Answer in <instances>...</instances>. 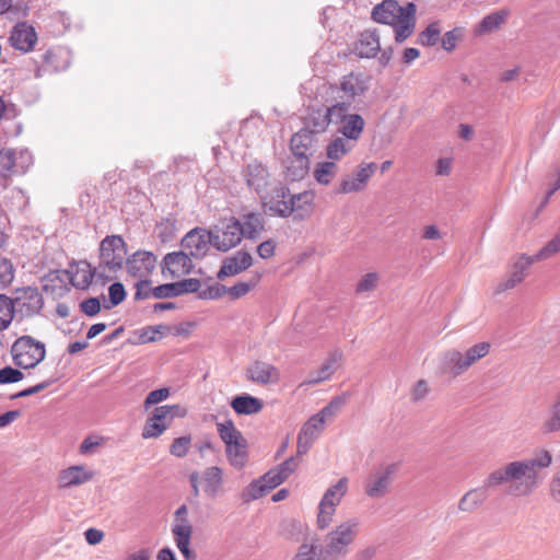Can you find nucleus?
I'll list each match as a JSON object with an SVG mask.
<instances>
[{"label":"nucleus","mask_w":560,"mask_h":560,"mask_svg":"<svg viewBox=\"0 0 560 560\" xmlns=\"http://www.w3.org/2000/svg\"><path fill=\"white\" fill-rule=\"evenodd\" d=\"M552 464V454L545 448L532 457L515 459L493 469L485 478V487L506 488V493L516 498L530 497L542 483L541 471Z\"/></svg>","instance_id":"f257e3e1"},{"label":"nucleus","mask_w":560,"mask_h":560,"mask_svg":"<svg viewBox=\"0 0 560 560\" xmlns=\"http://www.w3.org/2000/svg\"><path fill=\"white\" fill-rule=\"evenodd\" d=\"M417 7L412 2L400 5L396 0H384L372 10V19L376 23L389 25L398 44L408 39L416 30Z\"/></svg>","instance_id":"f03ea898"},{"label":"nucleus","mask_w":560,"mask_h":560,"mask_svg":"<svg viewBox=\"0 0 560 560\" xmlns=\"http://www.w3.org/2000/svg\"><path fill=\"white\" fill-rule=\"evenodd\" d=\"M361 532V520L348 517L332 526L318 548L319 560H345Z\"/></svg>","instance_id":"7ed1b4c3"},{"label":"nucleus","mask_w":560,"mask_h":560,"mask_svg":"<svg viewBox=\"0 0 560 560\" xmlns=\"http://www.w3.org/2000/svg\"><path fill=\"white\" fill-rule=\"evenodd\" d=\"M372 78L364 71H351L342 75L338 82L323 86L329 101L348 104V113L358 109L363 97L371 88Z\"/></svg>","instance_id":"20e7f679"},{"label":"nucleus","mask_w":560,"mask_h":560,"mask_svg":"<svg viewBox=\"0 0 560 560\" xmlns=\"http://www.w3.org/2000/svg\"><path fill=\"white\" fill-rule=\"evenodd\" d=\"M322 97L325 106L311 109L303 127L316 136L326 132L330 125L338 126L339 128L349 120V117H353L355 114L348 113V104L329 101L324 91Z\"/></svg>","instance_id":"39448f33"},{"label":"nucleus","mask_w":560,"mask_h":560,"mask_svg":"<svg viewBox=\"0 0 560 560\" xmlns=\"http://www.w3.org/2000/svg\"><path fill=\"white\" fill-rule=\"evenodd\" d=\"M345 405L342 397L332 398L319 412L312 416L298 435L296 452L304 455L325 430L327 419H332Z\"/></svg>","instance_id":"423d86ee"},{"label":"nucleus","mask_w":560,"mask_h":560,"mask_svg":"<svg viewBox=\"0 0 560 560\" xmlns=\"http://www.w3.org/2000/svg\"><path fill=\"white\" fill-rule=\"evenodd\" d=\"M364 127L365 120L360 114L349 117V120L338 128L340 136L332 138L326 145L327 159L336 163L348 155L361 138Z\"/></svg>","instance_id":"0eeeda50"},{"label":"nucleus","mask_w":560,"mask_h":560,"mask_svg":"<svg viewBox=\"0 0 560 560\" xmlns=\"http://www.w3.org/2000/svg\"><path fill=\"white\" fill-rule=\"evenodd\" d=\"M217 430L220 439L225 444V455L229 464L237 470L243 469L249 458L246 439L236 429L232 420L218 422Z\"/></svg>","instance_id":"6e6552de"},{"label":"nucleus","mask_w":560,"mask_h":560,"mask_svg":"<svg viewBox=\"0 0 560 560\" xmlns=\"http://www.w3.org/2000/svg\"><path fill=\"white\" fill-rule=\"evenodd\" d=\"M126 255V243L121 236H106L100 245L98 278L104 281L113 279L114 275L121 269Z\"/></svg>","instance_id":"1a4fd4ad"},{"label":"nucleus","mask_w":560,"mask_h":560,"mask_svg":"<svg viewBox=\"0 0 560 560\" xmlns=\"http://www.w3.org/2000/svg\"><path fill=\"white\" fill-rule=\"evenodd\" d=\"M348 489L349 479L347 477H341L326 489L317 506L316 526L318 529L324 530L330 526L337 508L348 493Z\"/></svg>","instance_id":"9d476101"},{"label":"nucleus","mask_w":560,"mask_h":560,"mask_svg":"<svg viewBox=\"0 0 560 560\" xmlns=\"http://www.w3.org/2000/svg\"><path fill=\"white\" fill-rule=\"evenodd\" d=\"M11 354L16 366L32 369L45 359L46 347L31 336H22L13 342Z\"/></svg>","instance_id":"9b49d317"},{"label":"nucleus","mask_w":560,"mask_h":560,"mask_svg":"<svg viewBox=\"0 0 560 560\" xmlns=\"http://www.w3.org/2000/svg\"><path fill=\"white\" fill-rule=\"evenodd\" d=\"M185 415V408L180 407L179 405H165L156 407L143 427L141 434L142 438H159L171 425L174 418H182Z\"/></svg>","instance_id":"f8f14e48"},{"label":"nucleus","mask_w":560,"mask_h":560,"mask_svg":"<svg viewBox=\"0 0 560 560\" xmlns=\"http://www.w3.org/2000/svg\"><path fill=\"white\" fill-rule=\"evenodd\" d=\"M212 246L220 252H228L237 246L244 237L241 221L235 218L220 221L211 231Z\"/></svg>","instance_id":"ddd939ff"},{"label":"nucleus","mask_w":560,"mask_h":560,"mask_svg":"<svg viewBox=\"0 0 560 560\" xmlns=\"http://www.w3.org/2000/svg\"><path fill=\"white\" fill-rule=\"evenodd\" d=\"M395 465H387L374 470L364 481V493L371 499H381L389 493Z\"/></svg>","instance_id":"4468645a"},{"label":"nucleus","mask_w":560,"mask_h":560,"mask_svg":"<svg viewBox=\"0 0 560 560\" xmlns=\"http://www.w3.org/2000/svg\"><path fill=\"white\" fill-rule=\"evenodd\" d=\"M377 165L374 162H362L357 168L349 175L345 176L338 186L339 194H353L363 191L370 178L376 171Z\"/></svg>","instance_id":"2eb2a0df"},{"label":"nucleus","mask_w":560,"mask_h":560,"mask_svg":"<svg viewBox=\"0 0 560 560\" xmlns=\"http://www.w3.org/2000/svg\"><path fill=\"white\" fill-rule=\"evenodd\" d=\"M212 246V235L205 229H192L182 240L180 247L192 259H199L206 256Z\"/></svg>","instance_id":"dca6fc26"},{"label":"nucleus","mask_w":560,"mask_h":560,"mask_svg":"<svg viewBox=\"0 0 560 560\" xmlns=\"http://www.w3.org/2000/svg\"><path fill=\"white\" fill-rule=\"evenodd\" d=\"M15 313L23 317L33 316L43 307V296L37 288L27 287L16 291V295L12 299Z\"/></svg>","instance_id":"f3484780"},{"label":"nucleus","mask_w":560,"mask_h":560,"mask_svg":"<svg viewBox=\"0 0 560 560\" xmlns=\"http://www.w3.org/2000/svg\"><path fill=\"white\" fill-rule=\"evenodd\" d=\"M534 262L535 258H532L530 256H527L525 254L517 257L514 264L512 265L506 278L497 284L494 293L501 294L518 285L525 279L527 270Z\"/></svg>","instance_id":"a211bd4d"},{"label":"nucleus","mask_w":560,"mask_h":560,"mask_svg":"<svg viewBox=\"0 0 560 560\" xmlns=\"http://www.w3.org/2000/svg\"><path fill=\"white\" fill-rule=\"evenodd\" d=\"M192 269V258L182 247L180 250L168 253L163 258L162 271L171 278L186 276Z\"/></svg>","instance_id":"6ab92c4d"},{"label":"nucleus","mask_w":560,"mask_h":560,"mask_svg":"<svg viewBox=\"0 0 560 560\" xmlns=\"http://www.w3.org/2000/svg\"><path fill=\"white\" fill-rule=\"evenodd\" d=\"M467 370L464 353L457 349H450L439 358L438 372L440 375L455 378Z\"/></svg>","instance_id":"aec40b11"},{"label":"nucleus","mask_w":560,"mask_h":560,"mask_svg":"<svg viewBox=\"0 0 560 560\" xmlns=\"http://www.w3.org/2000/svg\"><path fill=\"white\" fill-rule=\"evenodd\" d=\"M289 189L283 186L276 187L270 195L261 196L264 206L276 215L287 218L294 212V207L290 202Z\"/></svg>","instance_id":"412c9836"},{"label":"nucleus","mask_w":560,"mask_h":560,"mask_svg":"<svg viewBox=\"0 0 560 560\" xmlns=\"http://www.w3.org/2000/svg\"><path fill=\"white\" fill-rule=\"evenodd\" d=\"M248 381L259 384H276L280 380V372L275 365L265 361H255L246 370Z\"/></svg>","instance_id":"4be33fe9"},{"label":"nucleus","mask_w":560,"mask_h":560,"mask_svg":"<svg viewBox=\"0 0 560 560\" xmlns=\"http://www.w3.org/2000/svg\"><path fill=\"white\" fill-rule=\"evenodd\" d=\"M201 491L209 499L223 494L224 474L218 466L207 467L200 475Z\"/></svg>","instance_id":"5701e85b"},{"label":"nucleus","mask_w":560,"mask_h":560,"mask_svg":"<svg viewBox=\"0 0 560 560\" xmlns=\"http://www.w3.org/2000/svg\"><path fill=\"white\" fill-rule=\"evenodd\" d=\"M252 265V255L245 250H237L233 255L224 258L222 266L218 271V278L223 279L225 277L236 276L247 270Z\"/></svg>","instance_id":"b1692460"},{"label":"nucleus","mask_w":560,"mask_h":560,"mask_svg":"<svg viewBox=\"0 0 560 560\" xmlns=\"http://www.w3.org/2000/svg\"><path fill=\"white\" fill-rule=\"evenodd\" d=\"M243 176L247 186L259 195H261L269 185V172L264 164L257 161H253L245 166Z\"/></svg>","instance_id":"393cba45"},{"label":"nucleus","mask_w":560,"mask_h":560,"mask_svg":"<svg viewBox=\"0 0 560 560\" xmlns=\"http://www.w3.org/2000/svg\"><path fill=\"white\" fill-rule=\"evenodd\" d=\"M71 284L79 290H86L95 276L98 277V267L93 268L85 260L73 262L67 271Z\"/></svg>","instance_id":"a878e982"},{"label":"nucleus","mask_w":560,"mask_h":560,"mask_svg":"<svg viewBox=\"0 0 560 560\" xmlns=\"http://www.w3.org/2000/svg\"><path fill=\"white\" fill-rule=\"evenodd\" d=\"M94 472L83 465L70 466L59 472L58 486L60 489L78 487L92 480Z\"/></svg>","instance_id":"bb28decb"},{"label":"nucleus","mask_w":560,"mask_h":560,"mask_svg":"<svg viewBox=\"0 0 560 560\" xmlns=\"http://www.w3.org/2000/svg\"><path fill=\"white\" fill-rule=\"evenodd\" d=\"M343 359V354L340 350L331 351L328 357L323 361L322 365L315 372H312L305 384L315 385L320 382L329 380L334 373L339 369L340 363Z\"/></svg>","instance_id":"cd10ccee"},{"label":"nucleus","mask_w":560,"mask_h":560,"mask_svg":"<svg viewBox=\"0 0 560 560\" xmlns=\"http://www.w3.org/2000/svg\"><path fill=\"white\" fill-rule=\"evenodd\" d=\"M36 42V32L27 23H18L11 31L10 43L15 49L28 52L34 48Z\"/></svg>","instance_id":"c85d7f7f"},{"label":"nucleus","mask_w":560,"mask_h":560,"mask_svg":"<svg viewBox=\"0 0 560 560\" xmlns=\"http://www.w3.org/2000/svg\"><path fill=\"white\" fill-rule=\"evenodd\" d=\"M317 142L316 135L302 128L292 136L290 147L293 155L311 158L316 152Z\"/></svg>","instance_id":"c756f323"},{"label":"nucleus","mask_w":560,"mask_h":560,"mask_svg":"<svg viewBox=\"0 0 560 560\" xmlns=\"http://www.w3.org/2000/svg\"><path fill=\"white\" fill-rule=\"evenodd\" d=\"M354 54L360 58H373L381 51L380 35L376 30H365L354 43Z\"/></svg>","instance_id":"7c9ffc66"},{"label":"nucleus","mask_w":560,"mask_h":560,"mask_svg":"<svg viewBox=\"0 0 560 560\" xmlns=\"http://www.w3.org/2000/svg\"><path fill=\"white\" fill-rule=\"evenodd\" d=\"M156 265V257L150 252H137L127 259L128 272L135 277H145Z\"/></svg>","instance_id":"2f4dec72"},{"label":"nucleus","mask_w":560,"mask_h":560,"mask_svg":"<svg viewBox=\"0 0 560 560\" xmlns=\"http://www.w3.org/2000/svg\"><path fill=\"white\" fill-rule=\"evenodd\" d=\"M10 155V170L9 175H23L33 165L34 159L28 149L25 148H9Z\"/></svg>","instance_id":"473e14b6"},{"label":"nucleus","mask_w":560,"mask_h":560,"mask_svg":"<svg viewBox=\"0 0 560 560\" xmlns=\"http://www.w3.org/2000/svg\"><path fill=\"white\" fill-rule=\"evenodd\" d=\"M242 231L244 237L249 240L257 238L265 229V220L261 213L248 212L241 218Z\"/></svg>","instance_id":"72a5a7b5"},{"label":"nucleus","mask_w":560,"mask_h":560,"mask_svg":"<svg viewBox=\"0 0 560 560\" xmlns=\"http://www.w3.org/2000/svg\"><path fill=\"white\" fill-rule=\"evenodd\" d=\"M231 407L238 415H254L259 412L264 405L260 399L254 396L241 395L232 399Z\"/></svg>","instance_id":"f704fd0d"},{"label":"nucleus","mask_w":560,"mask_h":560,"mask_svg":"<svg viewBox=\"0 0 560 560\" xmlns=\"http://www.w3.org/2000/svg\"><path fill=\"white\" fill-rule=\"evenodd\" d=\"M485 486L466 492L458 502V509L463 512H472L478 509L488 498Z\"/></svg>","instance_id":"c9c22d12"},{"label":"nucleus","mask_w":560,"mask_h":560,"mask_svg":"<svg viewBox=\"0 0 560 560\" xmlns=\"http://www.w3.org/2000/svg\"><path fill=\"white\" fill-rule=\"evenodd\" d=\"M509 16L508 10H499L486 15L476 28L478 35L488 34L503 25Z\"/></svg>","instance_id":"e433bc0d"},{"label":"nucleus","mask_w":560,"mask_h":560,"mask_svg":"<svg viewBox=\"0 0 560 560\" xmlns=\"http://www.w3.org/2000/svg\"><path fill=\"white\" fill-rule=\"evenodd\" d=\"M310 170V158L293 155L287 165V176L291 180L302 179Z\"/></svg>","instance_id":"4c0bfd02"},{"label":"nucleus","mask_w":560,"mask_h":560,"mask_svg":"<svg viewBox=\"0 0 560 560\" xmlns=\"http://www.w3.org/2000/svg\"><path fill=\"white\" fill-rule=\"evenodd\" d=\"M540 430L544 434H551L560 431V392L550 408V416L541 423Z\"/></svg>","instance_id":"58836bf2"},{"label":"nucleus","mask_w":560,"mask_h":560,"mask_svg":"<svg viewBox=\"0 0 560 560\" xmlns=\"http://www.w3.org/2000/svg\"><path fill=\"white\" fill-rule=\"evenodd\" d=\"M313 201L314 194L312 191H303L290 197V202H292V206L294 207V212H296L301 218L310 215L312 212Z\"/></svg>","instance_id":"ea45409f"},{"label":"nucleus","mask_w":560,"mask_h":560,"mask_svg":"<svg viewBox=\"0 0 560 560\" xmlns=\"http://www.w3.org/2000/svg\"><path fill=\"white\" fill-rule=\"evenodd\" d=\"M338 173V166L331 160L320 162L314 170V178L322 185H328Z\"/></svg>","instance_id":"a19ab883"},{"label":"nucleus","mask_w":560,"mask_h":560,"mask_svg":"<svg viewBox=\"0 0 560 560\" xmlns=\"http://www.w3.org/2000/svg\"><path fill=\"white\" fill-rule=\"evenodd\" d=\"M491 345L488 341L478 342L469 347L464 353L468 369L477 363L479 360L487 357L490 352Z\"/></svg>","instance_id":"79ce46f5"},{"label":"nucleus","mask_w":560,"mask_h":560,"mask_svg":"<svg viewBox=\"0 0 560 560\" xmlns=\"http://www.w3.org/2000/svg\"><path fill=\"white\" fill-rule=\"evenodd\" d=\"M171 332V327L164 324L147 326L141 329L139 338L142 343L155 342Z\"/></svg>","instance_id":"37998d69"},{"label":"nucleus","mask_w":560,"mask_h":560,"mask_svg":"<svg viewBox=\"0 0 560 560\" xmlns=\"http://www.w3.org/2000/svg\"><path fill=\"white\" fill-rule=\"evenodd\" d=\"M175 546L185 560H197V552L190 548L192 534H172Z\"/></svg>","instance_id":"c03bdc74"},{"label":"nucleus","mask_w":560,"mask_h":560,"mask_svg":"<svg viewBox=\"0 0 560 560\" xmlns=\"http://www.w3.org/2000/svg\"><path fill=\"white\" fill-rule=\"evenodd\" d=\"M175 546L185 560H197V552L190 548L192 534H172Z\"/></svg>","instance_id":"a18cd8bd"},{"label":"nucleus","mask_w":560,"mask_h":560,"mask_svg":"<svg viewBox=\"0 0 560 560\" xmlns=\"http://www.w3.org/2000/svg\"><path fill=\"white\" fill-rule=\"evenodd\" d=\"M15 314L12 299L0 294V330L8 328Z\"/></svg>","instance_id":"49530a36"},{"label":"nucleus","mask_w":560,"mask_h":560,"mask_svg":"<svg viewBox=\"0 0 560 560\" xmlns=\"http://www.w3.org/2000/svg\"><path fill=\"white\" fill-rule=\"evenodd\" d=\"M269 491L266 488V485L261 481V479L253 480L242 492V499L244 502H250L257 500Z\"/></svg>","instance_id":"de8ad7c7"},{"label":"nucleus","mask_w":560,"mask_h":560,"mask_svg":"<svg viewBox=\"0 0 560 560\" xmlns=\"http://www.w3.org/2000/svg\"><path fill=\"white\" fill-rule=\"evenodd\" d=\"M441 35V27L438 22L430 23L425 30H423L418 37V43L422 46H433L435 45Z\"/></svg>","instance_id":"09e8293b"},{"label":"nucleus","mask_w":560,"mask_h":560,"mask_svg":"<svg viewBox=\"0 0 560 560\" xmlns=\"http://www.w3.org/2000/svg\"><path fill=\"white\" fill-rule=\"evenodd\" d=\"M560 252V232L552 237L535 256V261L545 260Z\"/></svg>","instance_id":"8fccbe9b"},{"label":"nucleus","mask_w":560,"mask_h":560,"mask_svg":"<svg viewBox=\"0 0 560 560\" xmlns=\"http://www.w3.org/2000/svg\"><path fill=\"white\" fill-rule=\"evenodd\" d=\"M15 275V268L10 259L0 257V289L7 288L12 283Z\"/></svg>","instance_id":"3c124183"},{"label":"nucleus","mask_w":560,"mask_h":560,"mask_svg":"<svg viewBox=\"0 0 560 560\" xmlns=\"http://www.w3.org/2000/svg\"><path fill=\"white\" fill-rule=\"evenodd\" d=\"M260 280V277L255 276L249 282H237L234 285L226 288V293L230 294L232 299H238L246 295Z\"/></svg>","instance_id":"603ef678"},{"label":"nucleus","mask_w":560,"mask_h":560,"mask_svg":"<svg viewBox=\"0 0 560 560\" xmlns=\"http://www.w3.org/2000/svg\"><path fill=\"white\" fill-rule=\"evenodd\" d=\"M191 444V438L189 435L177 438L173 441L170 453L176 457H184L187 455Z\"/></svg>","instance_id":"864d4df0"},{"label":"nucleus","mask_w":560,"mask_h":560,"mask_svg":"<svg viewBox=\"0 0 560 560\" xmlns=\"http://www.w3.org/2000/svg\"><path fill=\"white\" fill-rule=\"evenodd\" d=\"M23 378H24V374L20 370L14 369L10 365L4 366L0 370V384L1 385L16 383V382L22 381Z\"/></svg>","instance_id":"5fc2aeb1"},{"label":"nucleus","mask_w":560,"mask_h":560,"mask_svg":"<svg viewBox=\"0 0 560 560\" xmlns=\"http://www.w3.org/2000/svg\"><path fill=\"white\" fill-rule=\"evenodd\" d=\"M291 560H319L318 550L312 544H302Z\"/></svg>","instance_id":"6e6d98bb"},{"label":"nucleus","mask_w":560,"mask_h":560,"mask_svg":"<svg viewBox=\"0 0 560 560\" xmlns=\"http://www.w3.org/2000/svg\"><path fill=\"white\" fill-rule=\"evenodd\" d=\"M175 285L178 295L184 293H195L201 291V282L200 280L195 278L184 279L179 282H175Z\"/></svg>","instance_id":"4d7b16f0"},{"label":"nucleus","mask_w":560,"mask_h":560,"mask_svg":"<svg viewBox=\"0 0 560 560\" xmlns=\"http://www.w3.org/2000/svg\"><path fill=\"white\" fill-rule=\"evenodd\" d=\"M226 293V287L221 283H213L199 292V298L203 300H215Z\"/></svg>","instance_id":"13d9d810"},{"label":"nucleus","mask_w":560,"mask_h":560,"mask_svg":"<svg viewBox=\"0 0 560 560\" xmlns=\"http://www.w3.org/2000/svg\"><path fill=\"white\" fill-rule=\"evenodd\" d=\"M171 395V390L167 387L159 388L149 393L147 398L144 399V408L148 409L153 405H156L165 399H167Z\"/></svg>","instance_id":"bf43d9fd"},{"label":"nucleus","mask_w":560,"mask_h":560,"mask_svg":"<svg viewBox=\"0 0 560 560\" xmlns=\"http://www.w3.org/2000/svg\"><path fill=\"white\" fill-rule=\"evenodd\" d=\"M378 281V276L375 272H369L362 277V279L357 284V292H370L376 288Z\"/></svg>","instance_id":"052dcab7"},{"label":"nucleus","mask_w":560,"mask_h":560,"mask_svg":"<svg viewBox=\"0 0 560 560\" xmlns=\"http://www.w3.org/2000/svg\"><path fill=\"white\" fill-rule=\"evenodd\" d=\"M430 392L429 383L425 380H419L411 388L410 398L417 402L424 399Z\"/></svg>","instance_id":"680f3d73"},{"label":"nucleus","mask_w":560,"mask_h":560,"mask_svg":"<svg viewBox=\"0 0 560 560\" xmlns=\"http://www.w3.org/2000/svg\"><path fill=\"white\" fill-rule=\"evenodd\" d=\"M151 294L155 299H165V298H173V296L178 295L175 283H165V284L158 285L152 289Z\"/></svg>","instance_id":"e2e57ef3"},{"label":"nucleus","mask_w":560,"mask_h":560,"mask_svg":"<svg viewBox=\"0 0 560 560\" xmlns=\"http://www.w3.org/2000/svg\"><path fill=\"white\" fill-rule=\"evenodd\" d=\"M109 301L113 306L120 304L126 298V291L120 282H115L108 288Z\"/></svg>","instance_id":"0e129e2a"},{"label":"nucleus","mask_w":560,"mask_h":560,"mask_svg":"<svg viewBox=\"0 0 560 560\" xmlns=\"http://www.w3.org/2000/svg\"><path fill=\"white\" fill-rule=\"evenodd\" d=\"M171 532L172 534H192L194 527L188 517L174 518Z\"/></svg>","instance_id":"69168bd1"},{"label":"nucleus","mask_w":560,"mask_h":560,"mask_svg":"<svg viewBox=\"0 0 560 560\" xmlns=\"http://www.w3.org/2000/svg\"><path fill=\"white\" fill-rule=\"evenodd\" d=\"M80 308L86 316L93 317L100 313L101 303L97 298H90L80 304Z\"/></svg>","instance_id":"338daca9"},{"label":"nucleus","mask_w":560,"mask_h":560,"mask_svg":"<svg viewBox=\"0 0 560 560\" xmlns=\"http://www.w3.org/2000/svg\"><path fill=\"white\" fill-rule=\"evenodd\" d=\"M549 495L552 501L560 503V468L555 471L550 479Z\"/></svg>","instance_id":"774afa93"}]
</instances>
